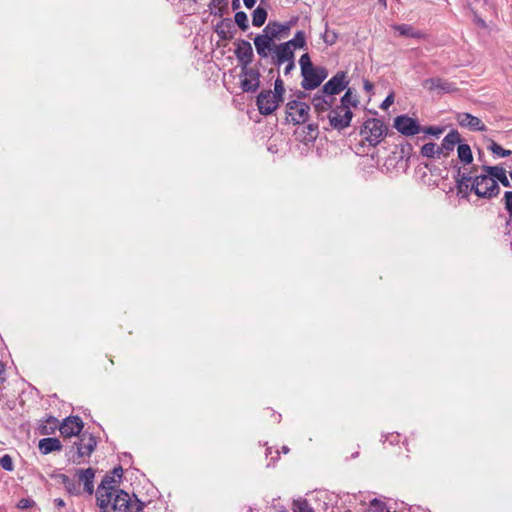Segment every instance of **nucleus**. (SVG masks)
<instances>
[{"mask_svg": "<svg viewBox=\"0 0 512 512\" xmlns=\"http://www.w3.org/2000/svg\"><path fill=\"white\" fill-rule=\"evenodd\" d=\"M481 170L492 175L494 180L496 182L499 181L504 187H510V181L506 175V170L503 167L483 165Z\"/></svg>", "mask_w": 512, "mask_h": 512, "instance_id": "20", "label": "nucleus"}, {"mask_svg": "<svg viewBox=\"0 0 512 512\" xmlns=\"http://www.w3.org/2000/svg\"><path fill=\"white\" fill-rule=\"evenodd\" d=\"M475 22H476L477 25H479V26H481L483 28L486 27L485 21L482 18L478 17L477 15H475Z\"/></svg>", "mask_w": 512, "mask_h": 512, "instance_id": "50", "label": "nucleus"}, {"mask_svg": "<svg viewBox=\"0 0 512 512\" xmlns=\"http://www.w3.org/2000/svg\"><path fill=\"white\" fill-rule=\"evenodd\" d=\"M292 510L293 512H314L306 499L294 500Z\"/></svg>", "mask_w": 512, "mask_h": 512, "instance_id": "29", "label": "nucleus"}, {"mask_svg": "<svg viewBox=\"0 0 512 512\" xmlns=\"http://www.w3.org/2000/svg\"><path fill=\"white\" fill-rule=\"evenodd\" d=\"M234 18H235V23L238 25V27L242 31H246L249 28L248 17L245 12H243V11L236 12Z\"/></svg>", "mask_w": 512, "mask_h": 512, "instance_id": "34", "label": "nucleus"}, {"mask_svg": "<svg viewBox=\"0 0 512 512\" xmlns=\"http://www.w3.org/2000/svg\"><path fill=\"white\" fill-rule=\"evenodd\" d=\"M421 154L427 158L438 157L437 145L433 142L424 144L421 148Z\"/></svg>", "mask_w": 512, "mask_h": 512, "instance_id": "30", "label": "nucleus"}, {"mask_svg": "<svg viewBox=\"0 0 512 512\" xmlns=\"http://www.w3.org/2000/svg\"><path fill=\"white\" fill-rule=\"evenodd\" d=\"M241 74L244 75L245 78L260 81V72L256 69L249 68L248 66H241Z\"/></svg>", "mask_w": 512, "mask_h": 512, "instance_id": "36", "label": "nucleus"}, {"mask_svg": "<svg viewBox=\"0 0 512 512\" xmlns=\"http://www.w3.org/2000/svg\"><path fill=\"white\" fill-rule=\"evenodd\" d=\"M458 158L464 164H470L473 161L471 148L468 144H458Z\"/></svg>", "mask_w": 512, "mask_h": 512, "instance_id": "27", "label": "nucleus"}, {"mask_svg": "<svg viewBox=\"0 0 512 512\" xmlns=\"http://www.w3.org/2000/svg\"><path fill=\"white\" fill-rule=\"evenodd\" d=\"M111 501L113 512H139L143 507V504L138 500L136 504H133L130 495L121 489L113 493ZM101 510L103 512H109L107 508Z\"/></svg>", "mask_w": 512, "mask_h": 512, "instance_id": "5", "label": "nucleus"}, {"mask_svg": "<svg viewBox=\"0 0 512 512\" xmlns=\"http://www.w3.org/2000/svg\"><path fill=\"white\" fill-rule=\"evenodd\" d=\"M284 46H288V49L293 51L295 49H302L306 47V36L303 31H297L294 37L287 41L282 43Z\"/></svg>", "mask_w": 512, "mask_h": 512, "instance_id": "24", "label": "nucleus"}, {"mask_svg": "<svg viewBox=\"0 0 512 512\" xmlns=\"http://www.w3.org/2000/svg\"><path fill=\"white\" fill-rule=\"evenodd\" d=\"M299 64L301 67V74L304 75L308 71L314 69L309 54L305 53L300 57Z\"/></svg>", "mask_w": 512, "mask_h": 512, "instance_id": "35", "label": "nucleus"}, {"mask_svg": "<svg viewBox=\"0 0 512 512\" xmlns=\"http://www.w3.org/2000/svg\"><path fill=\"white\" fill-rule=\"evenodd\" d=\"M510 222H512V216H511V215H509V218H508L507 224H509Z\"/></svg>", "mask_w": 512, "mask_h": 512, "instance_id": "60", "label": "nucleus"}, {"mask_svg": "<svg viewBox=\"0 0 512 512\" xmlns=\"http://www.w3.org/2000/svg\"><path fill=\"white\" fill-rule=\"evenodd\" d=\"M83 429V421L79 416H70L63 420L59 427L61 435L65 438L72 436H80V432Z\"/></svg>", "mask_w": 512, "mask_h": 512, "instance_id": "14", "label": "nucleus"}, {"mask_svg": "<svg viewBox=\"0 0 512 512\" xmlns=\"http://www.w3.org/2000/svg\"><path fill=\"white\" fill-rule=\"evenodd\" d=\"M461 142V136L457 130L450 131L442 140L438 148V158L442 155L448 157L449 154L454 150L455 146Z\"/></svg>", "mask_w": 512, "mask_h": 512, "instance_id": "17", "label": "nucleus"}, {"mask_svg": "<svg viewBox=\"0 0 512 512\" xmlns=\"http://www.w3.org/2000/svg\"><path fill=\"white\" fill-rule=\"evenodd\" d=\"M235 56L240 66H249L254 58L253 48L247 40L240 39L235 42Z\"/></svg>", "mask_w": 512, "mask_h": 512, "instance_id": "13", "label": "nucleus"}, {"mask_svg": "<svg viewBox=\"0 0 512 512\" xmlns=\"http://www.w3.org/2000/svg\"><path fill=\"white\" fill-rule=\"evenodd\" d=\"M488 150H490L493 154H496L500 157H507L512 154L511 150H505L502 148L499 144H497L495 141L490 140V144L488 145Z\"/></svg>", "mask_w": 512, "mask_h": 512, "instance_id": "32", "label": "nucleus"}, {"mask_svg": "<svg viewBox=\"0 0 512 512\" xmlns=\"http://www.w3.org/2000/svg\"><path fill=\"white\" fill-rule=\"evenodd\" d=\"M233 28L234 26L231 19L226 18L217 25L216 33L222 40H231L234 37Z\"/></svg>", "mask_w": 512, "mask_h": 512, "instance_id": "23", "label": "nucleus"}, {"mask_svg": "<svg viewBox=\"0 0 512 512\" xmlns=\"http://www.w3.org/2000/svg\"><path fill=\"white\" fill-rule=\"evenodd\" d=\"M280 101L272 95L271 90H262L256 100V104L260 114L271 115L280 105Z\"/></svg>", "mask_w": 512, "mask_h": 512, "instance_id": "9", "label": "nucleus"}, {"mask_svg": "<svg viewBox=\"0 0 512 512\" xmlns=\"http://www.w3.org/2000/svg\"><path fill=\"white\" fill-rule=\"evenodd\" d=\"M359 104L358 96L351 88H348L345 94L340 100V106L345 109H351L350 107H356Z\"/></svg>", "mask_w": 512, "mask_h": 512, "instance_id": "26", "label": "nucleus"}, {"mask_svg": "<svg viewBox=\"0 0 512 512\" xmlns=\"http://www.w3.org/2000/svg\"><path fill=\"white\" fill-rule=\"evenodd\" d=\"M39 450L42 454L47 455L52 452L60 451L62 444L58 438H43L38 444Z\"/></svg>", "mask_w": 512, "mask_h": 512, "instance_id": "22", "label": "nucleus"}, {"mask_svg": "<svg viewBox=\"0 0 512 512\" xmlns=\"http://www.w3.org/2000/svg\"><path fill=\"white\" fill-rule=\"evenodd\" d=\"M456 189H457V194L463 198L467 197L468 194L473 191V190H471L470 184L459 182V181H456Z\"/></svg>", "mask_w": 512, "mask_h": 512, "instance_id": "39", "label": "nucleus"}, {"mask_svg": "<svg viewBox=\"0 0 512 512\" xmlns=\"http://www.w3.org/2000/svg\"><path fill=\"white\" fill-rule=\"evenodd\" d=\"M348 83L346 72L338 71L328 82L324 84L320 92L333 98V95L344 90Z\"/></svg>", "mask_w": 512, "mask_h": 512, "instance_id": "11", "label": "nucleus"}, {"mask_svg": "<svg viewBox=\"0 0 512 512\" xmlns=\"http://www.w3.org/2000/svg\"><path fill=\"white\" fill-rule=\"evenodd\" d=\"M352 118L353 112L351 109H345L340 105H337L327 113V119L329 120L330 126L338 131L349 127Z\"/></svg>", "mask_w": 512, "mask_h": 512, "instance_id": "7", "label": "nucleus"}, {"mask_svg": "<svg viewBox=\"0 0 512 512\" xmlns=\"http://www.w3.org/2000/svg\"><path fill=\"white\" fill-rule=\"evenodd\" d=\"M123 473L122 467H116L113 469L112 473L110 475L117 477L118 479H121Z\"/></svg>", "mask_w": 512, "mask_h": 512, "instance_id": "48", "label": "nucleus"}, {"mask_svg": "<svg viewBox=\"0 0 512 512\" xmlns=\"http://www.w3.org/2000/svg\"><path fill=\"white\" fill-rule=\"evenodd\" d=\"M97 446L96 438L90 433H82L66 451V456L73 464H81L85 457H90Z\"/></svg>", "mask_w": 512, "mask_h": 512, "instance_id": "2", "label": "nucleus"}, {"mask_svg": "<svg viewBox=\"0 0 512 512\" xmlns=\"http://www.w3.org/2000/svg\"><path fill=\"white\" fill-rule=\"evenodd\" d=\"M271 454H272V448L269 447L266 449V456H269Z\"/></svg>", "mask_w": 512, "mask_h": 512, "instance_id": "58", "label": "nucleus"}, {"mask_svg": "<svg viewBox=\"0 0 512 512\" xmlns=\"http://www.w3.org/2000/svg\"><path fill=\"white\" fill-rule=\"evenodd\" d=\"M0 466L6 471H13L14 465L11 456L6 454L0 457Z\"/></svg>", "mask_w": 512, "mask_h": 512, "instance_id": "40", "label": "nucleus"}, {"mask_svg": "<svg viewBox=\"0 0 512 512\" xmlns=\"http://www.w3.org/2000/svg\"><path fill=\"white\" fill-rule=\"evenodd\" d=\"M62 478L69 493L78 492L76 484L73 481H71L66 475H62Z\"/></svg>", "mask_w": 512, "mask_h": 512, "instance_id": "44", "label": "nucleus"}, {"mask_svg": "<svg viewBox=\"0 0 512 512\" xmlns=\"http://www.w3.org/2000/svg\"><path fill=\"white\" fill-rule=\"evenodd\" d=\"M240 6V2L239 0H233L232 1V8L235 10V9H238Z\"/></svg>", "mask_w": 512, "mask_h": 512, "instance_id": "55", "label": "nucleus"}, {"mask_svg": "<svg viewBox=\"0 0 512 512\" xmlns=\"http://www.w3.org/2000/svg\"><path fill=\"white\" fill-rule=\"evenodd\" d=\"M306 136L304 137L305 141H313L317 138L318 125L317 124H308L305 127Z\"/></svg>", "mask_w": 512, "mask_h": 512, "instance_id": "38", "label": "nucleus"}, {"mask_svg": "<svg viewBox=\"0 0 512 512\" xmlns=\"http://www.w3.org/2000/svg\"><path fill=\"white\" fill-rule=\"evenodd\" d=\"M116 483L117 480L115 476L106 474L103 477L97 489V505L100 507V509L108 508L113 493H115V491L117 490L115 489Z\"/></svg>", "mask_w": 512, "mask_h": 512, "instance_id": "6", "label": "nucleus"}, {"mask_svg": "<svg viewBox=\"0 0 512 512\" xmlns=\"http://www.w3.org/2000/svg\"><path fill=\"white\" fill-rule=\"evenodd\" d=\"M57 425V419L50 417L47 419V424L43 425L40 429L42 435H48L54 432Z\"/></svg>", "mask_w": 512, "mask_h": 512, "instance_id": "37", "label": "nucleus"}, {"mask_svg": "<svg viewBox=\"0 0 512 512\" xmlns=\"http://www.w3.org/2000/svg\"><path fill=\"white\" fill-rule=\"evenodd\" d=\"M328 72L324 67H314V69L308 71L302 75L303 80L301 86L305 90H313L320 86V84L327 78Z\"/></svg>", "mask_w": 512, "mask_h": 512, "instance_id": "10", "label": "nucleus"}, {"mask_svg": "<svg viewBox=\"0 0 512 512\" xmlns=\"http://www.w3.org/2000/svg\"><path fill=\"white\" fill-rule=\"evenodd\" d=\"M33 501L30 500V499H26V498H23L21 499L19 502H18V508L20 509H28L29 507H31Z\"/></svg>", "mask_w": 512, "mask_h": 512, "instance_id": "46", "label": "nucleus"}, {"mask_svg": "<svg viewBox=\"0 0 512 512\" xmlns=\"http://www.w3.org/2000/svg\"><path fill=\"white\" fill-rule=\"evenodd\" d=\"M393 28L397 32H399V34L401 36L411 37V38H416V39H420V38L424 37V34L421 31L414 29L411 25H408V24L395 25Z\"/></svg>", "mask_w": 512, "mask_h": 512, "instance_id": "25", "label": "nucleus"}, {"mask_svg": "<svg viewBox=\"0 0 512 512\" xmlns=\"http://www.w3.org/2000/svg\"><path fill=\"white\" fill-rule=\"evenodd\" d=\"M358 454H359V453H358V452H356V453L352 454V457H353V458H355V457H357V456H358Z\"/></svg>", "mask_w": 512, "mask_h": 512, "instance_id": "61", "label": "nucleus"}, {"mask_svg": "<svg viewBox=\"0 0 512 512\" xmlns=\"http://www.w3.org/2000/svg\"><path fill=\"white\" fill-rule=\"evenodd\" d=\"M443 131H444L443 127L429 126V127H425V128L422 127L421 132H424L426 134L433 135V136H439L440 134L443 133Z\"/></svg>", "mask_w": 512, "mask_h": 512, "instance_id": "41", "label": "nucleus"}, {"mask_svg": "<svg viewBox=\"0 0 512 512\" xmlns=\"http://www.w3.org/2000/svg\"><path fill=\"white\" fill-rule=\"evenodd\" d=\"M310 106L305 102L292 100L286 105L287 120L294 125L305 123L309 118Z\"/></svg>", "mask_w": 512, "mask_h": 512, "instance_id": "8", "label": "nucleus"}, {"mask_svg": "<svg viewBox=\"0 0 512 512\" xmlns=\"http://www.w3.org/2000/svg\"><path fill=\"white\" fill-rule=\"evenodd\" d=\"M282 452L287 454L289 452V448L287 446H282Z\"/></svg>", "mask_w": 512, "mask_h": 512, "instance_id": "57", "label": "nucleus"}, {"mask_svg": "<svg viewBox=\"0 0 512 512\" xmlns=\"http://www.w3.org/2000/svg\"><path fill=\"white\" fill-rule=\"evenodd\" d=\"M285 87L284 82L280 77H277L274 83V91L272 95L275 96L278 101L283 102L284 100Z\"/></svg>", "mask_w": 512, "mask_h": 512, "instance_id": "31", "label": "nucleus"}, {"mask_svg": "<svg viewBox=\"0 0 512 512\" xmlns=\"http://www.w3.org/2000/svg\"><path fill=\"white\" fill-rule=\"evenodd\" d=\"M473 179H474V177H472L470 173H461L460 168L458 169L456 181L472 184Z\"/></svg>", "mask_w": 512, "mask_h": 512, "instance_id": "42", "label": "nucleus"}, {"mask_svg": "<svg viewBox=\"0 0 512 512\" xmlns=\"http://www.w3.org/2000/svg\"><path fill=\"white\" fill-rule=\"evenodd\" d=\"M456 121L462 127L468 128L471 131H486V125L476 116L469 113H458Z\"/></svg>", "mask_w": 512, "mask_h": 512, "instance_id": "18", "label": "nucleus"}, {"mask_svg": "<svg viewBox=\"0 0 512 512\" xmlns=\"http://www.w3.org/2000/svg\"><path fill=\"white\" fill-rule=\"evenodd\" d=\"M55 504H56L57 507H64L65 506V502L61 498L55 499Z\"/></svg>", "mask_w": 512, "mask_h": 512, "instance_id": "52", "label": "nucleus"}, {"mask_svg": "<svg viewBox=\"0 0 512 512\" xmlns=\"http://www.w3.org/2000/svg\"><path fill=\"white\" fill-rule=\"evenodd\" d=\"M378 503H379V500H377V499H374V500L371 501V505H376Z\"/></svg>", "mask_w": 512, "mask_h": 512, "instance_id": "59", "label": "nucleus"}, {"mask_svg": "<svg viewBox=\"0 0 512 512\" xmlns=\"http://www.w3.org/2000/svg\"><path fill=\"white\" fill-rule=\"evenodd\" d=\"M4 371H5L4 365L2 362H0V382L4 381V378L2 377V375L4 374Z\"/></svg>", "mask_w": 512, "mask_h": 512, "instance_id": "53", "label": "nucleus"}, {"mask_svg": "<svg viewBox=\"0 0 512 512\" xmlns=\"http://www.w3.org/2000/svg\"><path fill=\"white\" fill-rule=\"evenodd\" d=\"M294 69H295V58H294L293 60H290V61L286 64V66H285V68H284V74H285V75H288V74H290V72H291L292 70H294Z\"/></svg>", "mask_w": 512, "mask_h": 512, "instance_id": "47", "label": "nucleus"}, {"mask_svg": "<svg viewBox=\"0 0 512 512\" xmlns=\"http://www.w3.org/2000/svg\"><path fill=\"white\" fill-rule=\"evenodd\" d=\"M322 38L326 44L332 45L336 42L337 35L335 32H329L328 30H326Z\"/></svg>", "mask_w": 512, "mask_h": 512, "instance_id": "43", "label": "nucleus"}, {"mask_svg": "<svg viewBox=\"0 0 512 512\" xmlns=\"http://www.w3.org/2000/svg\"><path fill=\"white\" fill-rule=\"evenodd\" d=\"M79 481L84 484V491L89 495H92L94 492L93 480L95 477V470L93 468H87L78 471Z\"/></svg>", "mask_w": 512, "mask_h": 512, "instance_id": "21", "label": "nucleus"}, {"mask_svg": "<svg viewBox=\"0 0 512 512\" xmlns=\"http://www.w3.org/2000/svg\"><path fill=\"white\" fill-rule=\"evenodd\" d=\"M256 1H257V0H243L244 5H245L248 9H251L252 7H254V5H255Z\"/></svg>", "mask_w": 512, "mask_h": 512, "instance_id": "49", "label": "nucleus"}, {"mask_svg": "<svg viewBox=\"0 0 512 512\" xmlns=\"http://www.w3.org/2000/svg\"><path fill=\"white\" fill-rule=\"evenodd\" d=\"M364 89L367 91V92H370L372 91L373 89V84L368 81V80H364Z\"/></svg>", "mask_w": 512, "mask_h": 512, "instance_id": "51", "label": "nucleus"}, {"mask_svg": "<svg viewBox=\"0 0 512 512\" xmlns=\"http://www.w3.org/2000/svg\"><path fill=\"white\" fill-rule=\"evenodd\" d=\"M275 454H276V457H275V458H274V457H272V458H271V459L273 460V463L271 464V463L269 462V463L267 464V467L274 466L275 460H276V459L278 458V456H279V451H278V450H276V451H275Z\"/></svg>", "mask_w": 512, "mask_h": 512, "instance_id": "54", "label": "nucleus"}, {"mask_svg": "<svg viewBox=\"0 0 512 512\" xmlns=\"http://www.w3.org/2000/svg\"><path fill=\"white\" fill-rule=\"evenodd\" d=\"M394 127L405 136H413L422 131V127L416 119L407 115H400L394 119Z\"/></svg>", "mask_w": 512, "mask_h": 512, "instance_id": "12", "label": "nucleus"}, {"mask_svg": "<svg viewBox=\"0 0 512 512\" xmlns=\"http://www.w3.org/2000/svg\"><path fill=\"white\" fill-rule=\"evenodd\" d=\"M471 190L480 198L491 199L500 193V187L492 175L483 172L474 177Z\"/></svg>", "mask_w": 512, "mask_h": 512, "instance_id": "3", "label": "nucleus"}, {"mask_svg": "<svg viewBox=\"0 0 512 512\" xmlns=\"http://www.w3.org/2000/svg\"><path fill=\"white\" fill-rule=\"evenodd\" d=\"M394 102V95L393 94H389L385 100L382 102L381 104V108L382 109H387L389 106H391Z\"/></svg>", "mask_w": 512, "mask_h": 512, "instance_id": "45", "label": "nucleus"}, {"mask_svg": "<svg viewBox=\"0 0 512 512\" xmlns=\"http://www.w3.org/2000/svg\"><path fill=\"white\" fill-rule=\"evenodd\" d=\"M260 86V81H255L253 79L244 78L241 81V89L244 92H255Z\"/></svg>", "mask_w": 512, "mask_h": 512, "instance_id": "33", "label": "nucleus"}, {"mask_svg": "<svg viewBox=\"0 0 512 512\" xmlns=\"http://www.w3.org/2000/svg\"><path fill=\"white\" fill-rule=\"evenodd\" d=\"M333 104V98L327 96L323 93H317L312 98V105L314 107L315 112L317 113V117L321 120L327 118L326 112L331 110V106Z\"/></svg>", "mask_w": 512, "mask_h": 512, "instance_id": "15", "label": "nucleus"}, {"mask_svg": "<svg viewBox=\"0 0 512 512\" xmlns=\"http://www.w3.org/2000/svg\"><path fill=\"white\" fill-rule=\"evenodd\" d=\"M267 15L266 9L258 6L252 13V24L255 27H261L265 23Z\"/></svg>", "mask_w": 512, "mask_h": 512, "instance_id": "28", "label": "nucleus"}, {"mask_svg": "<svg viewBox=\"0 0 512 512\" xmlns=\"http://www.w3.org/2000/svg\"><path fill=\"white\" fill-rule=\"evenodd\" d=\"M292 22L280 23L270 21L262 31V34L254 38V45L257 54L261 58H267L275 46V41L286 38L290 34Z\"/></svg>", "mask_w": 512, "mask_h": 512, "instance_id": "1", "label": "nucleus"}, {"mask_svg": "<svg viewBox=\"0 0 512 512\" xmlns=\"http://www.w3.org/2000/svg\"><path fill=\"white\" fill-rule=\"evenodd\" d=\"M486 3L489 1V0H484Z\"/></svg>", "mask_w": 512, "mask_h": 512, "instance_id": "62", "label": "nucleus"}, {"mask_svg": "<svg viewBox=\"0 0 512 512\" xmlns=\"http://www.w3.org/2000/svg\"><path fill=\"white\" fill-rule=\"evenodd\" d=\"M271 53L274 54L272 56V63L277 67L295 58L294 52L289 50L288 46H284L282 43L273 46Z\"/></svg>", "mask_w": 512, "mask_h": 512, "instance_id": "19", "label": "nucleus"}, {"mask_svg": "<svg viewBox=\"0 0 512 512\" xmlns=\"http://www.w3.org/2000/svg\"><path fill=\"white\" fill-rule=\"evenodd\" d=\"M387 131L382 120L371 118L364 122L360 134L371 146L378 145Z\"/></svg>", "mask_w": 512, "mask_h": 512, "instance_id": "4", "label": "nucleus"}, {"mask_svg": "<svg viewBox=\"0 0 512 512\" xmlns=\"http://www.w3.org/2000/svg\"><path fill=\"white\" fill-rule=\"evenodd\" d=\"M378 2L384 7L386 8L387 6V3H386V0H378Z\"/></svg>", "mask_w": 512, "mask_h": 512, "instance_id": "56", "label": "nucleus"}, {"mask_svg": "<svg viewBox=\"0 0 512 512\" xmlns=\"http://www.w3.org/2000/svg\"><path fill=\"white\" fill-rule=\"evenodd\" d=\"M423 86L430 91L438 90L442 93H452L458 90L455 83L438 77L424 80Z\"/></svg>", "mask_w": 512, "mask_h": 512, "instance_id": "16", "label": "nucleus"}]
</instances>
